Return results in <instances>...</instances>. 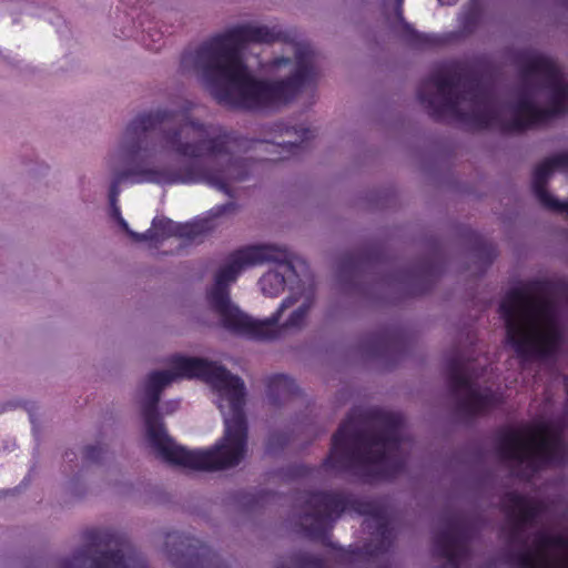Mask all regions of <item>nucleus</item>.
<instances>
[{"instance_id": "f257e3e1", "label": "nucleus", "mask_w": 568, "mask_h": 568, "mask_svg": "<svg viewBox=\"0 0 568 568\" xmlns=\"http://www.w3.org/2000/svg\"><path fill=\"white\" fill-rule=\"evenodd\" d=\"M151 372L140 399L146 439L162 460L196 470L237 466L247 448L243 379L224 366L174 354Z\"/></svg>"}, {"instance_id": "f03ea898", "label": "nucleus", "mask_w": 568, "mask_h": 568, "mask_svg": "<svg viewBox=\"0 0 568 568\" xmlns=\"http://www.w3.org/2000/svg\"><path fill=\"white\" fill-rule=\"evenodd\" d=\"M194 103L136 114L109 159L113 179L110 204L118 203L120 184L161 186L204 183L227 195L229 184L250 178L256 162L235 155L244 139L222 125L191 118Z\"/></svg>"}, {"instance_id": "7ed1b4c3", "label": "nucleus", "mask_w": 568, "mask_h": 568, "mask_svg": "<svg viewBox=\"0 0 568 568\" xmlns=\"http://www.w3.org/2000/svg\"><path fill=\"white\" fill-rule=\"evenodd\" d=\"M518 84L514 100L501 103L494 89L476 74L439 68L418 87L417 98L438 122L503 133H521L568 112V82L547 55H517Z\"/></svg>"}, {"instance_id": "20e7f679", "label": "nucleus", "mask_w": 568, "mask_h": 568, "mask_svg": "<svg viewBox=\"0 0 568 568\" xmlns=\"http://www.w3.org/2000/svg\"><path fill=\"white\" fill-rule=\"evenodd\" d=\"M275 28L239 24L202 42L195 50H185L180 68L195 72L212 98L230 109L271 113L291 103L316 81L314 52L307 44L295 51L292 74L281 80H260L242 58L245 44L271 43L277 40Z\"/></svg>"}, {"instance_id": "39448f33", "label": "nucleus", "mask_w": 568, "mask_h": 568, "mask_svg": "<svg viewBox=\"0 0 568 568\" xmlns=\"http://www.w3.org/2000/svg\"><path fill=\"white\" fill-rule=\"evenodd\" d=\"M371 417L378 425L368 429L349 414L332 438L329 455L323 460L325 469L348 474L362 483L392 480L405 471L406 446L404 418L399 413L374 409Z\"/></svg>"}, {"instance_id": "423d86ee", "label": "nucleus", "mask_w": 568, "mask_h": 568, "mask_svg": "<svg viewBox=\"0 0 568 568\" xmlns=\"http://www.w3.org/2000/svg\"><path fill=\"white\" fill-rule=\"evenodd\" d=\"M264 263H275L285 266L286 272L298 281L302 272L307 271L304 260L293 255L286 247L273 244H254L240 247L232 252L226 263L216 272L214 284L207 292V298L212 308L219 314L222 326L229 332L256 341H271L278 336L281 329L300 328L311 308V301H304L292 312L283 327L277 323L282 313L292 307L298 300L291 295L283 300L275 313L265 320H254L244 314L230 300L229 286L236 281L243 270Z\"/></svg>"}, {"instance_id": "0eeeda50", "label": "nucleus", "mask_w": 568, "mask_h": 568, "mask_svg": "<svg viewBox=\"0 0 568 568\" xmlns=\"http://www.w3.org/2000/svg\"><path fill=\"white\" fill-rule=\"evenodd\" d=\"M297 501L302 504L301 524L310 539L326 544L328 531L339 516L354 511L365 516L363 526L372 536L371 542L365 545L366 554L377 557L394 545L393 517L384 506L341 491H304Z\"/></svg>"}, {"instance_id": "6e6552de", "label": "nucleus", "mask_w": 568, "mask_h": 568, "mask_svg": "<svg viewBox=\"0 0 568 568\" xmlns=\"http://www.w3.org/2000/svg\"><path fill=\"white\" fill-rule=\"evenodd\" d=\"M498 313L506 327V343L521 366L534 361H556L562 334L547 302H538L523 288L514 287L499 303Z\"/></svg>"}, {"instance_id": "1a4fd4ad", "label": "nucleus", "mask_w": 568, "mask_h": 568, "mask_svg": "<svg viewBox=\"0 0 568 568\" xmlns=\"http://www.w3.org/2000/svg\"><path fill=\"white\" fill-rule=\"evenodd\" d=\"M496 452L500 460L510 465L524 480H531L541 469L568 463V446L561 429L550 435L525 438L513 427L504 426L495 434Z\"/></svg>"}, {"instance_id": "9d476101", "label": "nucleus", "mask_w": 568, "mask_h": 568, "mask_svg": "<svg viewBox=\"0 0 568 568\" xmlns=\"http://www.w3.org/2000/svg\"><path fill=\"white\" fill-rule=\"evenodd\" d=\"M484 368L477 369L469 358L454 351L445 356L446 384L455 402L456 414L466 420L485 415L503 404V395L489 387L481 388L476 379Z\"/></svg>"}, {"instance_id": "9b49d317", "label": "nucleus", "mask_w": 568, "mask_h": 568, "mask_svg": "<svg viewBox=\"0 0 568 568\" xmlns=\"http://www.w3.org/2000/svg\"><path fill=\"white\" fill-rule=\"evenodd\" d=\"M88 544L63 558L59 568H148L144 558L129 539L110 530L85 532Z\"/></svg>"}, {"instance_id": "f8f14e48", "label": "nucleus", "mask_w": 568, "mask_h": 568, "mask_svg": "<svg viewBox=\"0 0 568 568\" xmlns=\"http://www.w3.org/2000/svg\"><path fill=\"white\" fill-rule=\"evenodd\" d=\"M470 527L457 515L443 519L442 527L433 534L435 556L446 559L449 568H462L470 557Z\"/></svg>"}, {"instance_id": "ddd939ff", "label": "nucleus", "mask_w": 568, "mask_h": 568, "mask_svg": "<svg viewBox=\"0 0 568 568\" xmlns=\"http://www.w3.org/2000/svg\"><path fill=\"white\" fill-rule=\"evenodd\" d=\"M237 209L235 202H227L215 205L206 212L205 216L197 217L189 223H175L168 217H154L152 221L153 229L159 234V240L169 236H179L189 241H196L200 236L209 233L215 227V220L225 214L233 213Z\"/></svg>"}, {"instance_id": "4468645a", "label": "nucleus", "mask_w": 568, "mask_h": 568, "mask_svg": "<svg viewBox=\"0 0 568 568\" xmlns=\"http://www.w3.org/2000/svg\"><path fill=\"white\" fill-rule=\"evenodd\" d=\"M179 541L183 549H169V556L176 568H226L217 565V557L207 547L193 538L169 534L166 545Z\"/></svg>"}, {"instance_id": "2eb2a0df", "label": "nucleus", "mask_w": 568, "mask_h": 568, "mask_svg": "<svg viewBox=\"0 0 568 568\" xmlns=\"http://www.w3.org/2000/svg\"><path fill=\"white\" fill-rule=\"evenodd\" d=\"M555 170L568 173V151L559 152L546 158L535 168L532 172V192L539 203L545 207L556 199L546 189L547 183Z\"/></svg>"}, {"instance_id": "dca6fc26", "label": "nucleus", "mask_w": 568, "mask_h": 568, "mask_svg": "<svg viewBox=\"0 0 568 568\" xmlns=\"http://www.w3.org/2000/svg\"><path fill=\"white\" fill-rule=\"evenodd\" d=\"M402 2L403 0H397L396 16L402 24L404 39L409 47L415 49H430L445 43L443 36L437 33L419 32L408 23L403 17Z\"/></svg>"}, {"instance_id": "f3484780", "label": "nucleus", "mask_w": 568, "mask_h": 568, "mask_svg": "<svg viewBox=\"0 0 568 568\" xmlns=\"http://www.w3.org/2000/svg\"><path fill=\"white\" fill-rule=\"evenodd\" d=\"M298 393L294 379L284 374H276L266 379V397L271 405L281 406Z\"/></svg>"}, {"instance_id": "a211bd4d", "label": "nucleus", "mask_w": 568, "mask_h": 568, "mask_svg": "<svg viewBox=\"0 0 568 568\" xmlns=\"http://www.w3.org/2000/svg\"><path fill=\"white\" fill-rule=\"evenodd\" d=\"M298 142L268 143L260 142L258 146L268 152H276L278 156L272 161L288 160L292 156L300 155L301 151L306 148L307 142L313 138V131L308 128L300 126L295 129Z\"/></svg>"}, {"instance_id": "6ab92c4d", "label": "nucleus", "mask_w": 568, "mask_h": 568, "mask_svg": "<svg viewBox=\"0 0 568 568\" xmlns=\"http://www.w3.org/2000/svg\"><path fill=\"white\" fill-rule=\"evenodd\" d=\"M145 16L146 13L140 14L136 21L134 20V24L141 28L143 44L150 50L158 51L164 44L163 38L165 33H169V29H158V22H148V26H145Z\"/></svg>"}, {"instance_id": "aec40b11", "label": "nucleus", "mask_w": 568, "mask_h": 568, "mask_svg": "<svg viewBox=\"0 0 568 568\" xmlns=\"http://www.w3.org/2000/svg\"><path fill=\"white\" fill-rule=\"evenodd\" d=\"M280 568H327L322 557L315 556L308 551L297 550L291 552L286 561L282 562Z\"/></svg>"}, {"instance_id": "412c9836", "label": "nucleus", "mask_w": 568, "mask_h": 568, "mask_svg": "<svg viewBox=\"0 0 568 568\" xmlns=\"http://www.w3.org/2000/svg\"><path fill=\"white\" fill-rule=\"evenodd\" d=\"M285 274L278 271H268L260 278L261 290L270 297L278 296L285 287Z\"/></svg>"}, {"instance_id": "4be33fe9", "label": "nucleus", "mask_w": 568, "mask_h": 568, "mask_svg": "<svg viewBox=\"0 0 568 568\" xmlns=\"http://www.w3.org/2000/svg\"><path fill=\"white\" fill-rule=\"evenodd\" d=\"M362 270V260L358 254L351 253L345 255L339 262L337 268V275L341 281L353 280L357 276L358 272Z\"/></svg>"}, {"instance_id": "5701e85b", "label": "nucleus", "mask_w": 568, "mask_h": 568, "mask_svg": "<svg viewBox=\"0 0 568 568\" xmlns=\"http://www.w3.org/2000/svg\"><path fill=\"white\" fill-rule=\"evenodd\" d=\"M290 443V437L287 434L283 433H272L268 436L266 444V452L268 454H277L281 452L287 444Z\"/></svg>"}, {"instance_id": "b1692460", "label": "nucleus", "mask_w": 568, "mask_h": 568, "mask_svg": "<svg viewBox=\"0 0 568 568\" xmlns=\"http://www.w3.org/2000/svg\"><path fill=\"white\" fill-rule=\"evenodd\" d=\"M125 232L129 234L130 237H132L133 240L139 241V242H143V241L160 242L159 234H158L156 230L153 229V226L143 233L134 232L130 227H129V231H125Z\"/></svg>"}, {"instance_id": "393cba45", "label": "nucleus", "mask_w": 568, "mask_h": 568, "mask_svg": "<svg viewBox=\"0 0 568 568\" xmlns=\"http://www.w3.org/2000/svg\"><path fill=\"white\" fill-rule=\"evenodd\" d=\"M104 455V449L100 445L87 446L84 449V459L89 463H99Z\"/></svg>"}, {"instance_id": "a878e982", "label": "nucleus", "mask_w": 568, "mask_h": 568, "mask_svg": "<svg viewBox=\"0 0 568 568\" xmlns=\"http://www.w3.org/2000/svg\"><path fill=\"white\" fill-rule=\"evenodd\" d=\"M110 213H111V216L112 219H114L116 221V223L119 224V226L123 230V231H129V224L128 222L123 219L122 214H121V210H120V206L118 205V203L115 204H110Z\"/></svg>"}, {"instance_id": "bb28decb", "label": "nucleus", "mask_w": 568, "mask_h": 568, "mask_svg": "<svg viewBox=\"0 0 568 568\" xmlns=\"http://www.w3.org/2000/svg\"><path fill=\"white\" fill-rule=\"evenodd\" d=\"M546 209L555 212L568 213V201H560L555 199L546 206Z\"/></svg>"}, {"instance_id": "cd10ccee", "label": "nucleus", "mask_w": 568, "mask_h": 568, "mask_svg": "<svg viewBox=\"0 0 568 568\" xmlns=\"http://www.w3.org/2000/svg\"><path fill=\"white\" fill-rule=\"evenodd\" d=\"M476 14L470 12L463 17V26L465 29L470 30L471 26L475 23Z\"/></svg>"}, {"instance_id": "c85d7f7f", "label": "nucleus", "mask_w": 568, "mask_h": 568, "mask_svg": "<svg viewBox=\"0 0 568 568\" xmlns=\"http://www.w3.org/2000/svg\"><path fill=\"white\" fill-rule=\"evenodd\" d=\"M311 471V468L304 466V465H297L294 467V474L296 476H306Z\"/></svg>"}, {"instance_id": "c756f323", "label": "nucleus", "mask_w": 568, "mask_h": 568, "mask_svg": "<svg viewBox=\"0 0 568 568\" xmlns=\"http://www.w3.org/2000/svg\"><path fill=\"white\" fill-rule=\"evenodd\" d=\"M484 252L487 256V261L490 263L495 256V251L491 246H485Z\"/></svg>"}, {"instance_id": "7c9ffc66", "label": "nucleus", "mask_w": 568, "mask_h": 568, "mask_svg": "<svg viewBox=\"0 0 568 568\" xmlns=\"http://www.w3.org/2000/svg\"><path fill=\"white\" fill-rule=\"evenodd\" d=\"M141 0H120L123 4L131 8L132 10L140 3Z\"/></svg>"}, {"instance_id": "2f4dec72", "label": "nucleus", "mask_w": 568, "mask_h": 568, "mask_svg": "<svg viewBox=\"0 0 568 568\" xmlns=\"http://www.w3.org/2000/svg\"><path fill=\"white\" fill-rule=\"evenodd\" d=\"M288 62H290V59H285V58L276 59L275 62H274V65L275 67H280L281 64H285V63H288Z\"/></svg>"}, {"instance_id": "473e14b6", "label": "nucleus", "mask_w": 568, "mask_h": 568, "mask_svg": "<svg viewBox=\"0 0 568 568\" xmlns=\"http://www.w3.org/2000/svg\"><path fill=\"white\" fill-rule=\"evenodd\" d=\"M457 0H438V2L440 4H446V6H452L456 2Z\"/></svg>"}, {"instance_id": "72a5a7b5", "label": "nucleus", "mask_w": 568, "mask_h": 568, "mask_svg": "<svg viewBox=\"0 0 568 568\" xmlns=\"http://www.w3.org/2000/svg\"><path fill=\"white\" fill-rule=\"evenodd\" d=\"M51 14H53L58 21L62 20V18L59 14H57L55 12H52Z\"/></svg>"}, {"instance_id": "f704fd0d", "label": "nucleus", "mask_w": 568, "mask_h": 568, "mask_svg": "<svg viewBox=\"0 0 568 568\" xmlns=\"http://www.w3.org/2000/svg\"><path fill=\"white\" fill-rule=\"evenodd\" d=\"M171 405H172V408H171V409H174V408L179 405V403H178V402H174V403H172Z\"/></svg>"}, {"instance_id": "c9c22d12", "label": "nucleus", "mask_w": 568, "mask_h": 568, "mask_svg": "<svg viewBox=\"0 0 568 568\" xmlns=\"http://www.w3.org/2000/svg\"><path fill=\"white\" fill-rule=\"evenodd\" d=\"M72 457H69L70 460H73V458H75V453H71Z\"/></svg>"}, {"instance_id": "e433bc0d", "label": "nucleus", "mask_w": 568, "mask_h": 568, "mask_svg": "<svg viewBox=\"0 0 568 568\" xmlns=\"http://www.w3.org/2000/svg\"><path fill=\"white\" fill-rule=\"evenodd\" d=\"M70 455H71V453H69V452L65 453L67 458H69Z\"/></svg>"}]
</instances>
